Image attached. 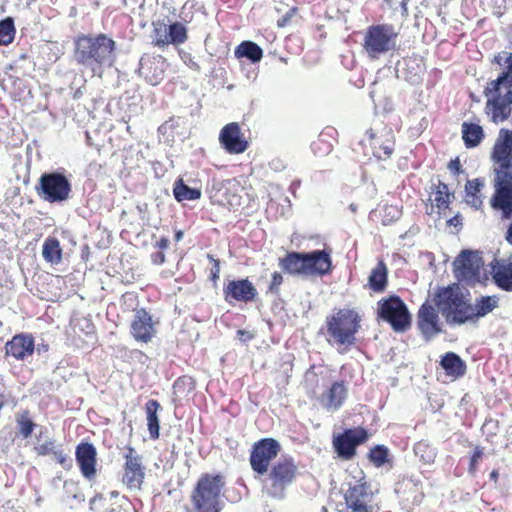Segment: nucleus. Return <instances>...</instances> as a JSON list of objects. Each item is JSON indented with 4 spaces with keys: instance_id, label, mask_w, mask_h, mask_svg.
Masks as SVG:
<instances>
[{
    "instance_id": "9d476101",
    "label": "nucleus",
    "mask_w": 512,
    "mask_h": 512,
    "mask_svg": "<svg viewBox=\"0 0 512 512\" xmlns=\"http://www.w3.org/2000/svg\"><path fill=\"white\" fill-rule=\"evenodd\" d=\"M368 432L363 427L348 428L333 438V447L343 460H351L356 455L357 446L368 440Z\"/></svg>"
},
{
    "instance_id": "a19ab883",
    "label": "nucleus",
    "mask_w": 512,
    "mask_h": 512,
    "mask_svg": "<svg viewBox=\"0 0 512 512\" xmlns=\"http://www.w3.org/2000/svg\"><path fill=\"white\" fill-rule=\"evenodd\" d=\"M16 28L14 18L7 16L0 20V45L7 46L15 39Z\"/></svg>"
},
{
    "instance_id": "0eeeda50",
    "label": "nucleus",
    "mask_w": 512,
    "mask_h": 512,
    "mask_svg": "<svg viewBox=\"0 0 512 512\" xmlns=\"http://www.w3.org/2000/svg\"><path fill=\"white\" fill-rule=\"evenodd\" d=\"M377 306L378 318L388 323L394 332L404 333L411 327V313L400 296L394 294L382 298Z\"/></svg>"
},
{
    "instance_id": "4c0bfd02",
    "label": "nucleus",
    "mask_w": 512,
    "mask_h": 512,
    "mask_svg": "<svg viewBox=\"0 0 512 512\" xmlns=\"http://www.w3.org/2000/svg\"><path fill=\"white\" fill-rule=\"evenodd\" d=\"M43 258L51 264H58L62 260V249L56 237H47L42 247Z\"/></svg>"
},
{
    "instance_id": "e2e57ef3",
    "label": "nucleus",
    "mask_w": 512,
    "mask_h": 512,
    "mask_svg": "<svg viewBox=\"0 0 512 512\" xmlns=\"http://www.w3.org/2000/svg\"><path fill=\"white\" fill-rule=\"evenodd\" d=\"M72 90H73V92H72L73 99L78 100V99H80L83 96L84 92L86 91V86L83 83L82 85H80L76 89L72 88Z\"/></svg>"
},
{
    "instance_id": "f704fd0d",
    "label": "nucleus",
    "mask_w": 512,
    "mask_h": 512,
    "mask_svg": "<svg viewBox=\"0 0 512 512\" xmlns=\"http://www.w3.org/2000/svg\"><path fill=\"white\" fill-rule=\"evenodd\" d=\"M498 302L499 298L495 295L476 298L475 304L472 305L474 320L477 321L492 312L498 306Z\"/></svg>"
},
{
    "instance_id": "13d9d810",
    "label": "nucleus",
    "mask_w": 512,
    "mask_h": 512,
    "mask_svg": "<svg viewBox=\"0 0 512 512\" xmlns=\"http://www.w3.org/2000/svg\"><path fill=\"white\" fill-rule=\"evenodd\" d=\"M462 220H463V218H462L461 214H456L455 216H453L447 220V224L449 226H453V227L457 228V230H459L462 228Z\"/></svg>"
},
{
    "instance_id": "f03ea898",
    "label": "nucleus",
    "mask_w": 512,
    "mask_h": 512,
    "mask_svg": "<svg viewBox=\"0 0 512 512\" xmlns=\"http://www.w3.org/2000/svg\"><path fill=\"white\" fill-rule=\"evenodd\" d=\"M116 42L104 33L80 34L74 39L75 62L94 75H101L116 61Z\"/></svg>"
},
{
    "instance_id": "8fccbe9b",
    "label": "nucleus",
    "mask_w": 512,
    "mask_h": 512,
    "mask_svg": "<svg viewBox=\"0 0 512 512\" xmlns=\"http://www.w3.org/2000/svg\"><path fill=\"white\" fill-rule=\"evenodd\" d=\"M483 453H484L483 448L480 446H477L474 449V451L470 457V461H469V468H468L469 473H471V474L475 473V471L477 469L478 461H479V459L482 458Z\"/></svg>"
},
{
    "instance_id": "bb28decb",
    "label": "nucleus",
    "mask_w": 512,
    "mask_h": 512,
    "mask_svg": "<svg viewBox=\"0 0 512 512\" xmlns=\"http://www.w3.org/2000/svg\"><path fill=\"white\" fill-rule=\"evenodd\" d=\"M280 268L290 274L306 276L305 251H291L279 259Z\"/></svg>"
},
{
    "instance_id": "2eb2a0df",
    "label": "nucleus",
    "mask_w": 512,
    "mask_h": 512,
    "mask_svg": "<svg viewBox=\"0 0 512 512\" xmlns=\"http://www.w3.org/2000/svg\"><path fill=\"white\" fill-rule=\"evenodd\" d=\"M417 327L427 342L443 332L438 312L428 301H425L418 310Z\"/></svg>"
},
{
    "instance_id": "2f4dec72",
    "label": "nucleus",
    "mask_w": 512,
    "mask_h": 512,
    "mask_svg": "<svg viewBox=\"0 0 512 512\" xmlns=\"http://www.w3.org/2000/svg\"><path fill=\"white\" fill-rule=\"evenodd\" d=\"M388 284V270L383 261H379L372 269L368 277L369 288L376 292L382 293L386 290Z\"/></svg>"
},
{
    "instance_id": "338daca9",
    "label": "nucleus",
    "mask_w": 512,
    "mask_h": 512,
    "mask_svg": "<svg viewBox=\"0 0 512 512\" xmlns=\"http://www.w3.org/2000/svg\"><path fill=\"white\" fill-rule=\"evenodd\" d=\"M502 101L509 107L512 106V88H507L506 93L502 96Z\"/></svg>"
},
{
    "instance_id": "aec40b11",
    "label": "nucleus",
    "mask_w": 512,
    "mask_h": 512,
    "mask_svg": "<svg viewBox=\"0 0 512 512\" xmlns=\"http://www.w3.org/2000/svg\"><path fill=\"white\" fill-rule=\"evenodd\" d=\"M219 142L230 154H240L248 148V142L242 137L240 126L236 122H231L221 129Z\"/></svg>"
},
{
    "instance_id": "c85d7f7f",
    "label": "nucleus",
    "mask_w": 512,
    "mask_h": 512,
    "mask_svg": "<svg viewBox=\"0 0 512 512\" xmlns=\"http://www.w3.org/2000/svg\"><path fill=\"white\" fill-rule=\"evenodd\" d=\"M461 132L464 145L467 149L479 146L485 137L482 126L477 123L463 122Z\"/></svg>"
},
{
    "instance_id": "7ed1b4c3",
    "label": "nucleus",
    "mask_w": 512,
    "mask_h": 512,
    "mask_svg": "<svg viewBox=\"0 0 512 512\" xmlns=\"http://www.w3.org/2000/svg\"><path fill=\"white\" fill-rule=\"evenodd\" d=\"M361 327V316L354 309H339L326 317V327L319 333L326 335L327 342L337 346L340 354H345L356 345V334Z\"/></svg>"
},
{
    "instance_id": "7c9ffc66",
    "label": "nucleus",
    "mask_w": 512,
    "mask_h": 512,
    "mask_svg": "<svg viewBox=\"0 0 512 512\" xmlns=\"http://www.w3.org/2000/svg\"><path fill=\"white\" fill-rule=\"evenodd\" d=\"M492 279L501 290L512 292V262L497 264L493 267Z\"/></svg>"
},
{
    "instance_id": "b1692460",
    "label": "nucleus",
    "mask_w": 512,
    "mask_h": 512,
    "mask_svg": "<svg viewBox=\"0 0 512 512\" xmlns=\"http://www.w3.org/2000/svg\"><path fill=\"white\" fill-rule=\"evenodd\" d=\"M395 492L401 498L420 503L423 498L422 482L417 475H405L395 484Z\"/></svg>"
},
{
    "instance_id": "3c124183",
    "label": "nucleus",
    "mask_w": 512,
    "mask_h": 512,
    "mask_svg": "<svg viewBox=\"0 0 512 512\" xmlns=\"http://www.w3.org/2000/svg\"><path fill=\"white\" fill-rule=\"evenodd\" d=\"M283 283V276L279 272H274L272 274L271 283L269 285L268 291L273 295L279 294L280 285Z\"/></svg>"
},
{
    "instance_id": "c9c22d12",
    "label": "nucleus",
    "mask_w": 512,
    "mask_h": 512,
    "mask_svg": "<svg viewBox=\"0 0 512 512\" xmlns=\"http://www.w3.org/2000/svg\"><path fill=\"white\" fill-rule=\"evenodd\" d=\"M201 194L200 189L188 186L182 178H178L174 183L173 196L178 202L198 200Z\"/></svg>"
},
{
    "instance_id": "c756f323",
    "label": "nucleus",
    "mask_w": 512,
    "mask_h": 512,
    "mask_svg": "<svg viewBox=\"0 0 512 512\" xmlns=\"http://www.w3.org/2000/svg\"><path fill=\"white\" fill-rule=\"evenodd\" d=\"M165 39H162V47L165 45H181L188 39V29L181 22H173L165 28Z\"/></svg>"
},
{
    "instance_id": "9b49d317",
    "label": "nucleus",
    "mask_w": 512,
    "mask_h": 512,
    "mask_svg": "<svg viewBox=\"0 0 512 512\" xmlns=\"http://www.w3.org/2000/svg\"><path fill=\"white\" fill-rule=\"evenodd\" d=\"M280 449V443L274 438H263L257 441L250 455L252 469L260 475L265 474L270 461L277 456Z\"/></svg>"
},
{
    "instance_id": "69168bd1",
    "label": "nucleus",
    "mask_w": 512,
    "mask_h": 512,
    "mask_svg": "<svg viewBox=\"0 0 512 512\" xmlns=\"http://www.w3.org/2000/svg\"><path fill=\"white\" fill-rule=\"evenodd\" d=\"M185 61H186V58H188V66L193 69V70H196V71H199L200 70V66L198 65V63H196L195 61H193V59L191 58V55L188 54V53H185L184 54V57H182Z\"/></svg>"
},
{
    "instance_id": "79ce46f5",
    "label": "nucleus",
    "mask_w": 512,
    "mask_h": 512,
    "mask_svg": "<svg viewBox=\"0 0 512 512\" xmlns=\"http://www.w3.org/2000/svg\"><path fill=\"white\" fill-rule=\"evenodd\" d=\"M16 425L18 429V433L24 438H29L36 424L30 417V412L28 410H23L16 415Z\"/></svg>"
},
{
    "instance_id": "5fc2aeb1",
    "label": "nucleus",
    "mask_w": 512,
    "mask_h": 512,
    "mask_svg": "<svg viewBox=\"0 0 512 512\" xmlns=\"http://www.w3.org/2000/svg\"><path fill=\"white\" fill-rule=\"evenodd\" d=\"M448 169L454 175H459V174L464 172L463 169H462V165H461V162H460L459 158H455V159L450 160V162L448 164Z\"/></svg>"
},
{
    "instance_id": "ddd939ff",
    "label": "nucleus",
    "mask_w": 512,
    "mask_h": 512,
    "mask_svg": "<svg viewBox=\"0 0 512 512\" xmlns=\"http://www.w3.org/2000/svg\"><path fill=\"white\" fill-rule=\"evenodd\" d=\"M306 277H324L332 273V249L325 247L305 252Z\"/></svg>"
},
{
    "instance_id": "ea45409f",
    "label": "nucleus",
    "mask_w": 512,
    "mask_h": 512,
    "mask_svg": "<svg viewBox=\"0 0 512 512\" xmlns=\"http://www.w3.org/2000/svg\"><path fill=\"white\" fill-rule=\"evenodd\" d=\"M413 451L419 461L425 465L434 463L437 456V449L426 440L415 443Z\"/></svg>"
},
{
    "instance_id": "603ef678",
    "label": "nucleus",
    "mask_w": 512,
    "mask_h": 512,
    "mask_svg": "<svg viewBox=\"0 0 512 512\" xmlns=\"http://www.w3.org/2000/svg\"><path fill=\"white\" fill-rule=\"evenodd\" d=\"M207 258L212 263V267L210 269V279L213 282H216L220 277V261L213 257V255L208 254Z\"/></svg>"
},
{
    "instance_id": "4be33fe9",
    "label": "nucleus",
    "mask_w": 512,
    "mask_h": 512,
    "mask_svg": "<svg viewBox=\"0 0 512 512\" xmlns=\"http://www.w3.org/2000/svg\"><path fill=\"white\" fill-rule=\"evenodd\" d=\"M490 90V84L484 89V95L488 98L486 102V112L491 114V120L494 123L507 120L511 114V107L502 101L500 90Z\"/></svg>"
},
{
    "instance_id": "e433bc0d",
    "label": "nucleus",
    "mask_w": 512,
    "mask_h": 512,
    "mask_svg": "<svg viewBox=\"0 0 512 512\" xmlns=\"http://www.w3.org/2000/svg\"><path fill=\"white\" fill-rule=\"evenodd\" d=\"M484 187V180L481 178H475L468 180L465 185L466 202L475 209H479L482 206V199L480 192Z\"/></svg>"
},
{
    "instance_id": "393cba45",
    "label": "nucleus",
    "mask_w": 512,
    "mask_h": 512,
    "mask_svg": "<svg viewBox=\"0 0 512 512\" xmlns=\"http://www.w3.org/2000/svg\"><path fill=\"white\" fill-rule=\"evenodd\" d=\"M158 58L159 56L154 53H144L139 61V75L152 86H157L160 83Z\"/></svg>"
},
{
    "instance_id": "f8f14e48",
    "label": "nucleus",
    "mask_w": 512,
    "mask_h": 512,
    "mask_svg": "<svg viewBox=\"0 0 512 512\" xmlns=\"http://www.w3.org/2000/svg\"><path fill=\"white\" fill-rule=\"evenodd\" d=\"M345 503L351 512H378L371 502L373 492L370 484L362 482L355 484L344 494Z\"/></svg>"
},
{
    "instance_id": "1a4fd4ad",
    "label": "nucleus",
    "mask_w": 512,
    "mask_h": 512,
    "mask_svg": "<svg viewBox=\"0 0 512 512\" xmlns=\"http://www.w3.org/2000/svg\"><path fill=\"white\" fill-rule=\"evenodd\" d=\"M452 265L454 276L459 282L475 284L480 281L483 261L476 251L462 250Z\"/></svg>"
},
{
    "instance_id": "49530a36",
    "label": "nucleus",
    "mask_w": 512,
    "mask_h": 512,
    "mask_svg": "<svg viewBox=\"0 0 512 512\" xmlns=\"http://www.w3.org/2000/svg\"><path fill=\"white\" fill-rule=\"evenodd\" d=\"M324 133H321L317 141L312 142L311 149L315 155L328 154L331 151V144L324 141L322 137Z\"/></svg>"
},
{
    "instance_id": "423d86ee",
    "label": "nucleus",
    "mask_w": 512,
    "mask_h": 512,
    "mask_svg": "<svg viewBox=\"0 0 512 512\" xmlns=\"http://www.w3.org/2000/svg\"><path fill=\"white\" fill-rule=\"evenodd\" d=\"M37 195L48 203H63L71 197L72 184L64 170L43 173L35 186Z\"/></svg>"
},
{
    "instance_id": "bf43d9fd",
    "label": "nucleus",
    "mask_w": 512,
    "mask_h": 512,
    "mask_svg": "<svg viewBox=\"0 0 512 512\" xmlns=\"http://www.w3.org/2000/svg\"><path fill=\"white\" fill-rule=\"evenodd\" d=\"M295 12V9H291L289 12H287L285 15H283L278 21H277V24L279 27H284L286 26L289 22H290V19L293 15V13Z\"/></svg>"
},
{
    "instance_id": "dca6fc26",
    "label": "nucleus",
    "mask_w": 512,
    "mask_h": 512,
    "mask_svg": "<svg viewBox=\"0 0 512 512\" xmlns=\"http://www.w3.org/2000/svg\"><path fill=\"white\" fill-rule=\"evenodd\" d=\"M297 466L292 457H284L278 460L270 470V479L272 480V495L282 492L284 488L290 485L296 475Z\"/></svg>"
},
{
    "instance_id": "de8ad7c7",
    "label": "nucleus",
    "mask_w": 512,
    "mask_h": 512,
    "mask_svg": "<svg viewBox=\"0 0 512 512\" xmlns=\"http://www.w3.org/2000/svg\"><path fill=\"white\" fill-rule=\"evenodd\" d=\"M55 445L54 440H48L40 445H38L35 450L38 455L40 456H47V455H53L55 451L58 449Z\"/></svg>"
},
{
    "instance_id": "6e6d98bb",
    "label": "nucleus",
    "mask_w": 512,
    "mask_h": 512,
    "mask_svg": "<svg viewBox=\"0 0 512 512\" xmlns=\"http://www.w3.org/2000/svg\"><path fill=\"white\" fill-rule=\"evenodd\" d=\"M159 23H160L159 19L152 21V25L154 27V29H153L154 36H153V39H152V44L154 46H159L160 47V28L158 27Z\"/></svg>"
},
{
    "instance_id": "c03bdc74",
    "label": "nucleus",
    "mask_w": 512,
    "mask_h": 512,
    "mask_svg": "<svg viewBox=\"0 0 512 512\" xmlns=\"http://www.w3.org/2000/svg\"><path fill=\"white\" fill-rule=\"evenodd\" d=\"M389 456V449L385 445H375L368 453L369 461L378 468L389 462Z\"/></svg>"
},
{
    "instance_id": "a18cd8bd",
    "label": "nucleus",
    "mask_w": 512,
    "mask_h": 512,
    "mask_svg": "<svg viewBox=\"0 0 512 512\" xmlns=\"http://www.w3.org/2000/svg\"><path fill=\"white\" fill-rule=\"evenodd\" d=\"M449 198H450V193H449L448 185L443 182H439L438 186L436 187V191H435V199H434L435 205L439 209H445L449 205V202H450Z\"/></svg>"
},
{
    "instance_id": "09e8293b",
    "label": "nucleus",
    "mask_w": 512,
    "mask_h": 512,
    "mask_svg": "<svg viewBox=\"0 0 512 512\" xmlns=\"http://www.w3.org/2000/svg\"><path fill=\"white\" fill-rule=\"evenodd\" d=\"M54 459L65 469H70L73 465L72 459L60 448L53 454Z\"/></svg>"
},
{
    "instance_id": "cd10ccee",
    "label": "nucleus",
    "mask_w": 512,
    "mask_h": 512,
    "mask_svg": "<svg viewBox=\"0 0 512 512\" xmlns=\"http://www.w3.org/2000/svg\"><path fill=\"white\" fill-rule=\"evenodd\" d=\"M445 374L454 379L463 377L467 371L466 362L455 352H446L440 360Z\"/></svg>"
},
{
    "instance_id": "39448f33",
    "label": "nucleus",
    "mask_w": 512,
    "mask_h": 512,
    "mask_svg": "<svg viewBox=\"0 0 512 512\" xmlns=\"http://www.w3.org/2000/svg\"><path fill=\"white\" fill-rule=\"evenodd\" d=\"M224 486L225 481L220 474L201 475L191 495L194 508L198 512H220L219 499Z\"/></svg>"
},
{
    "instance_id": "4d7b16f0",
    "label": "nucleus",
    "mask_w": 512,
    "mask_h": 512,
    "mask_svg": "<svg viewBox=\"0 0 512 512\" xmlns=\"http://www.w3.org/2000/svg\"><path fill=\"white\" fill-rule=\"evenodd\" d=\"M222 187H223L222 181H220L216 178H212L208 182L207 190L209 193L219 192L222 189Z\"/></svg>"
},
{
    "instance_id": "4468645a",
    "label": "nucleus",
    "mask_w": 512,
    "mask_h": 512,
    "mask_svg": "<svg viewBox=\"0 0 512 512\" xmlns=\"http://www.w3.org/2000/svg\"><path fill=\"white\" fill-rule=\"evenodd\" d=\"M224 300L232 304L234 301L249 303L256 299L258 291L248 278L229 280L223 287Z\"/></svg>"
},
{
    "instance_id": "20e7f679",
    "label": "nucleus",
    "mask_w": 512,
    "mask_h": 512,
    "mask_svg": "<svg viewBox=\"0 0 512 512\" xmlns=\"http://www.w3.org/2000/svg\"><path fill=\"white\" fill-rule=\"evenodd\" d=\"M433 302L438 312L451 327L460 326L467 322H475L472 304L465 300L458 283L439 287L435 292Z\"/></svg>"
},
{
    "instance_id": "774afa93",
    "label": "nucleus",
    "mask_w": 512,
    "mask_h": 512,
    "mask_svg": "<svg viewBox=\"0 0 512 512\" xmlns=\"http://www.w3.org/2000/svg\"><path fill=\"white\" fill-rule=\"evenodd\" d=\"M505 240L512 246V222L509 224L505 233Z\"/></svg>"
},
{
    "instance_id": "5701e85b",
    "label": "nucleus",
    "mask_w": 512,
    "mask_h": 512,
    "mask_svg": "<svg viewBox=\"0 0 512 512\" xmlns=\"http://www.w3.org/2000/svg\"><path fill=\"white\" fill-rule=\"evenodd\" d=\"M125 473L123 482L129 487H138L144 478V471L140 457L132 447L127 448L125 453Z\"/></svg>"
},
{
    "instance_id": "412c9836",
    "label": "nucleus",
    "mask_w": 512,
    "mask_h": 512,
    "mask_svg": "<svg viewBox=\"0 0 512 512\" xmlns=\"http://www.w3.org/2000/svg\"><path fill=\"white\" fill-rule=\"evenodd\" d=\"M130 328L131 335L139 342L147 343L156 334L152 317L144 308L135 311Z\"/></svg>"
},
{
    "instance_id": "473e14b6",
    "label": "nucleus",
    "mask_w": 512,
    "mask_h": 512,
    "mask_svg": "<svg viewBox=\"0 0 512 512\" xmlns=\"http://www.w3.org/2000/svg\"><path fill=\"white\" fill-rule=\"evenodd\" d=\"M234 55L238 59L245 58L255 64L261 61L263 57L262 48L255 42L246 40L242 41L234 51Z\"/></svg>"
},
{
    "instance_id": "a878e982",
    "label": "nucleus",
    "mask_w": 512,
    "mask_h": 512,
    "mask_svg": "<svg viewBox=\"0 0 512 512\" xmlns=\"http://www.w3.org/2000/svg\"><path fill=\"white\" fill-rule=\"evenodd\" d=\"M347 397V389L343 381H335L331 387L321 395L320 403L324 408L338 410Z\"/></svg>"
},
{
    "instance_id": "a211bd4d",
    "label": "nucleus",
    "mask_w": 512,
    "mask_h": 512,
    "mask_svg": "<svg viewBox=\"0 0 512 512\" xmlns=\"http://www.w3.org/2000/svg\"><path fill=\"white\" fill-rule=\"evenodd\" d=\"M369 137L373 155L379 160L390 158L394 151L395 140L391 128H383L380 132H374L372 129L366 131Z\"/></svg>"
},
{
    "instance_id": "052dcab7",
    "label": "nucleus",
    "mask_w": 512,
    "mask_h": 512,
    "mask_svg": "<svg viewBox=\"0 0 512 512\" xmlns=\"http://www.w3.org/2000/svg\"><path fill=\"white\" fill-rule=\"evenodd\" d=\"M82 322L83 325L81 326V330L85 331L86 334L94 332L95 326L89 319L83 318Z\"/></svg>"
},
{
    "instance_id": "37998d69",
    "label": "nucleus",
    "mask_w": 512,
    "mask_h": 512,
    "mask_svg": "<svg viewBox=\"0 0 512 512\" xmlns=\"http://www.w3.org/2000/svg\"><path fill=\"white\" fill-rule=\"evenodd\" d=\"M173 401L186 397L194 390V382L189 376L179 377L173 384Z\"/></svg>"
},
{
    "instance_id": "864d4df0",
    "label": "nucleus",
    "mask_w": 512,
    "mask_h": 512,
    "mask_svg": "<svg viewBox=\"0 0 512 512\" xmlns=\"http://www.w3.org/2000/svg\"><path fill=\"white\" fill-rule=\"evenodd\" d=\"M268 165L271 170L281 172L286 168L287 163L281 158H274L268 163Z\"/></svg>"
},
{
    "instance_id": "72a5a7b5",
    "label": "nucleus",
    "mask_w": 512,
    "mask_h": 512,
    "mask_svg": "<svg viewBox=\"0 0 512 512\" xmlns=\"http://www.w3.org/2000/svg\"><path fill=\"white\" fill-rule=\"evenodd\" d=\"M505 55L504 58V69L498 75L495 80H492L490 84L489 91H497L500 90L501 87L504 88H512V52H503Z\"/></svg>"
},
{
    "instance_id": "6ab92c4d",
    "label": "nucleus",
    "mask_w": 512,
    "mask_h": 512,
    "mask_svg": "<svg viewBox=\"0 0 512 512\" xmlns=\"http://www.w3.org/2000/svg\"><path fill=\"white\" fill-rule=\"evenodd\" d=\"M75 460L83 477L89 480L95 477L97 450L92 443L81 441L75 449Z\"/></svg>"
},
{
    "instance_id": "6e6552de",
    "label": "nucleus",
    "mask_w": 512,
    "mask_h": 512,
    "mask_svg": "<svg viewBox=\"0 0 512 512\" xmlns=\"http://www.w3.org/2000/svg\"><path fill=\"white\" fill-rule=\"evenodd\" d=\"M398 33L391 24H375L367 28L363 49L371 59L395 49Z\"/></svg>"
},
{
    "instance_id": "f257e3e1",
    "label": "nucleus",
    "mask_w": 512,
    "mask_h": 512,
    "mask_svg": "<svg viewBox=\"0 0 512 512\" xmlns=\"http://www.w3.org/2000/svg\"><path fill=\"white\" fill-rule=\"evenodd\" d=\"M491 159L494 168V193L490 206L500 212L502 221L512 219V130L501 128L494 143Z\"/></svg>"
},
{
    "instance_id": "0e129e2a",
    "label": "nucleus",
    "mask_w": 512,
    "mask_h": 512,
    "mask_svg": "<svg viewBox=\"0 0 512 512\" xmlns=\"http://www.w3.org/2000/svg\"><path fill=\"white\" fill-rule=\"evenodd\" d=\"M237 335L242 342L250 341L253 338V335L249 331L241 329L237 331Z\"/></svg>"
},
{
    "instance_id": "58836bf2",
    "label": "nucleus",
    "mask_w": 512,
    "mask_h": 512,
    "mask_svg": "<svg viewBox=\"0 0 512 512\" xmlns=\"http://www.w3.org/2000/svg\"><path fill=\"white\" fill-rule=\"evenodd\" d=\"M159 406L160 405L158 401L154 399L149 400L145 405L148 420V430L151 438L153 439H157L160 435V424L157 414Z\"/></svg>"
},
{
    "instance_id": "680f3d73",
    "label": "nucleus",
    "mask_w": 512,
    "mask_h": 512,
    "mask_svg": "<svg viewBox=\"0 0 512 512\" xmlns=\"http://www.w3.org/2000/svg\"><path fill=\"white\" fill-rule=\"evenodd\" d=\"M49 351V345L47 343H45L44 341L41 342V343H38L37 345L35 344V352L38 354V355H44L46 354L47 352Z\"/></svg>"
},
{
    "instance_id": "f3484780",
    "label": "nucleus",
    "mask_w": 512,
    "mask_h": 512,
    "mask_svg": "<svg viewBox=\"0 0 512 512\" xmlns=\"http://www.w3.org/2000/svg\"><path fill=\"white\" fill-rule=\"evenodd\" d=\"M35 352V340L30 333L14 335L5 344V357H12L18 361H26Z\"/></svg>"
}]
</instances>
